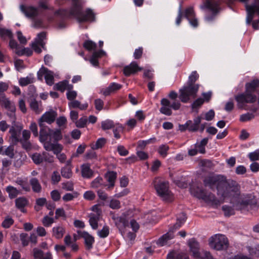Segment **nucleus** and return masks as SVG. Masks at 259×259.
Wrapping results in <instances>:
<instances>
[{"instance_id":"20","label":"nucleus","mask_w":259,"mask_h":259,"mask_svg":"<svg viewBox=\"0 0 259 259\" xmlns=\"http://www.w3.org/2000/svg\"><path fill=\"white\" fill-rule=\"evenodd\" d=\"M40 127L39 132V141L40 142H45L48 140V137H50L51 130L50 128L45 126L44 123L38 122Z\"/></svg>"},{"instance_id":"56","label":"nucleus","mask_w":259,"mask_h":259,"mask_svg":"<svg viewBox=\"0 0 259 259\" xmlns=\"http://www.w3.org/2000/svg\"><path fill=\"white\" fill-rule=\"evenodd\" d=\"M0 36L2 37L8 36L10 38L13 37V34L11 30L4 28H0Z\"/></svg>"},{"instance_id":"63","label":"nucleus","mask_w":259,"mask_h":259,"mask_svg":"<svg viewBox=\"0 0 259 259\" xmlns=\"http://www.w3.org/2000/svg\"><path fill=\"white\" fill-rule=\"evenodd\" d=\"M51 179L54 184L58 183L61 180V177L59 172L57 171H54Z\"/></svg>"},{"instance_id":"28","label":"nucleus","mask_w":259,"mask_h":259,"mask_svg":"<svg viewBox=\"0 0 259 259\" xmlns=\"http://www.w3.org/2000/svg\"><path fill=\"white\" fill-rule=\"evenodd\" d=\"M121 87L122 85L120 84L113 82L103 91V94L105 96H108L111 92L119 90Z\"/></svg>"},{"instance_id":"15","label":"nucleus","mask_w":259,"mask_h":259,"mask_svg":"<svg viewBox=\"0 0 259 259\" xmlns=\"http://www.w3.org/2000/svg\"><path fill=\"white\" fill-rule=\"evenodd\" d=\"M142 70V68L139 67L135 61H133L130 65L125 66L123 68V71L125 76H129Z\"/></svg>"},{"instance_id":"9","label":"nucleus","mask_w":259,"mask_h":259,"mask_svg":"<svg viewBox=\"0 0 259 259\" xmlns=\"http://www.w3.org/2000/svg\"><path fill=\"white\" fill-rule=\"evenodd\" d=\"M239 1L245 3V7L247 13L246 23L248 24H250L253 18L254 14L256 13L259 15V0H254L253 3L251 5L247 4L248 0Z\"/></svg>"},{"instance_id":"47","label":"nucleus","mask_w":259,"mask_h":259,"mask_svg":"<svg viewBox=\"0 0 259 259\" xmlns=\"http://www.w3.org/2000/svg\"><path fill=\"white\" fill-rule=\"evenodd\" d=\"M83 47L89 51L95 50L96 49L97 45L92 40H86L83 44Z\"/></svg>"},{"instance_id":"14","label":"nucleus","mask_w":259,"mask_h":259,"mask_svg":"<svg viewBox=\"0 0 259 259\" xmlns=\"http://www.w3.org/2000/svg\"><path fill=\"white\" fill-rule=\"evenodd\" d=\"M57 116L56 111L51 109L49 111L45 112L39 119L38 122L44 123L46 122L51 124L54 122Z\"/></svg>"},{"instance_id":"52","label":"nucleus","mask_w":259,"mask_h":259,"mask_svg":"<svg viewBox=\"0 0 259 259\" xmlns=\"http://www.w3.org/2000/svg\"><path fill=\"white\" fill-rule=\"evenodd\" d=\"M254 115L253 113H247L240 115V121L242 122H245L251 120L254 118Z\"/></svg>"},{"instance_id":"19","label":"nucleus","mask_w":259,"mask_h":259,"mask_svg":"<svg viewBox=\"0 0 259 259\" xmlns=\"http://www.w3.org/2000/svg\"><path fill=\"white\" fill-rule=\"evenodd\" d=\"M78 234L84 239V243L86 245L87 249L90 250L93 247V244L95 240L94 238L89 234L88 232L83 231H77Z\"/></svg>"},{"instance_id":"1","label":"nucleus","mask_w":259,"mask_h":259,"mask_svg":"<svg viewBox=\"0 0 259 259\" xmlns=\"http://www.w3.org/2000/svg\"><path fill=\"white\" fill-rule=\"evenodd\" d=\"M203 185L212 191H217L218 195L224 199L226 198H238L240 195V186L236 181L228 179L222 175H213L205 177Z\"/></svg>"},{"instance_id":"50","label":"nucleus","mask_w":259,"mask_h":259,"mask_svg":"<svg viewBox=\"0 0 259 259\" xmlns=\"http://www.w3.org/2000/svg\"><path fill=\"white\" fill-rule=\"evenodd\" d=\"M88 122V119L86 116L80 118L79 120L76 121L75 124L77 127L83 128L85 126Z\"/></svg>"},{"instance_id":"18","label":"nucleus","mask_w":259,"mask_h":259,"mask_svg":"<svg viewBox=\"0 0 259 259\" xmlns=\"http://www.w3.org/2000/svg\"><path fill=\"white\" fill-rule=\"evenodd\" d=\"M161 107L160 108V112L163 114L170 116L172 114V111L170 107V101L166 99L163 98L161 100Z\"/></svg>"},{"instance_id":"12","label":"nucleus","mask_w":259,"mask_h":259,"mask_svg":"<svg viewBox=\"0 0 259 259\" xmlns=\"http://www.w3.org/2000/svg\"><path fill=\"white\" fill-rule=\"evenodd\" d=\"M42 143L44 148L46 151H53L56 155L60 153L63 149L62 146L58 143H52L51 141H47V140Z\"/></svg>"},{"instance_id":"31","label":"nucleus","mask_w":259,"mask_h":259,"mask_svg":"<svg viewBox=\"0 0 259 259\" xmlns=\"http://www.w3.org/2000/svg\"><path fill=\"white\" fill-rule=\"evenodd\" d=\"M6 190L9 194V198L11 199L16 198L20 193L18 190L12 186L7 187Z\"/></svg>"},{"instance_id":"13","label":"nucleus","mask_w":259,"mask_h":259,"mask_svg":"<svg viewBox=\"0 0 259 259\" xmlns=\"http://www.w3.org/2000/svg\"><path fill=\"white\" fill-rule=\"evenodd\" d=\"M22 129L21 126H16L15 124H13L9 130V133L11 134L10 139L11 142L14 145H16L21 139L20 137V132Z\"/></svg>"},{"instance_id":"48","label":"nucleus","mask_w":259,"mask_h":259,"mask_svg":"<svg viewBox=\"0 0 259 259\" xmlns=\"http://www.w3.org/2000/svg\"><path fill=\"white\" fill-rule=\"evenodd\" d=\"M67 85H68V81L64 80L56 83L55 87L57 90L63 92L66 89Z\"/></svg>"},{"instance_id":"22","label":"nucleus","mask_w":259,"mask_h":259,"mask_svg":"<svg viewBox=\"0 0 259 259\" xmlns=\"http://www.w3.org/2000/svg\"><path fill=\"white\" fill-rule=\"evenodd\" d=\"M252 201L250 199H245L239 201L233 204V207L237 210H243L248 208L249 206H251Z\"/></svg>"},{"instance_id":"51","label":"nucleus","mask_w":259,"mask_h":259,"mask_svg":"<svg viewBox=\"0 0 259 259\" xmlns=\"http://www.w3.org/2000/svg\"><path fill=\"white\" fill-rule=\"evenodd\" d=\"M14 149L13 146L8 147L3 153V155H7L10 158H13L14 156Z\"/></svg>"},{"instance_id":"39","label":"nucleus","mask_w":259,"mask_h":259,"mask_svg":"<svg viewBox=\"0 0 259 259\" xmlns=\"http://www.w3.org/2000/svg\"><path fill=\"white\" fill-rule=\"evenodd\" d=\"M50 137L54 140V142H57L61 140L62 139L61 130L59 129L51 130Z\"/></svg>"},{"instance_id":"26","label":"nucleus","mask_w":259,"mask_h":259,"mask_svg":"<svg viewBox=\"0 0 259 259\" xmlns=\"http://www.w3.org/2000/svg\"><path fill=\"white\" fill-rule=\"evenodd\" d=\"M2 99L3 106L9 112H15L16 108L13 102L10 101L8 99L6 98L5 96L2 97Z\"/></svg>"},{"instance_id":"29","label":"nucleus","mask_w":259,"mask_h":259,"mask_svg":"<svg viewBox=\"0 0 259 259\" xmlns=\"http://www.w3.org/2000/svg\"><path fill=\"white\" fill-rule=\"evenodd\" d=\"M201 117L197 116L192 121V123L189 125V131L190 132H196L199 130V125L201 123Z\"/></svg>"},{"instance_id":"57","label":"nucleus","mask_w":259,"mask_h":259,"mask_svg":"<svg viewBox=\"0 0 259 259\" xmlns=\"http://www.w3.org/2000/svg\"><path fill=\"white\" fill-rule=\"evenodd\" d=\"M109 228L107 226H104L103 229L98 232L99 236L101 238L106 237L109 235Z\"/></svg>"},{"instance_id":"38","label":"nucleus","mask_w":259,"mask_h":259,"mask_svg":"<svg viewBox=\"0 0 259 259\" xmlns=\"http://www.w3.org/2000/svg\"><path fill=\"white\" fill-rule=\"evenodd\" d=\"M205 7L210 9L214 13H217L218 12V4L214 1L206 0Z\"/></svg>"},{"instance_id":"25","label":"nucleus","mask_w":259,"mask_h":259,"mask_svg":"<svg viewBox=\"0 0 259 259\" xmlns=\"http://www.w3.org/2000/svg\"><path fill=\"white\" fill-rule=\"evenodd\" d=\"M81 175L84 178L90 179L93 176V171L90 168L88 164H84L81 166Z\"/></svg>"},{"instance_id":"2","label":"nucleus","mask_w":259,"mask_h":259,"mask_svg":"<svg viewBox=\"0 0 259 259\" xmlns=\"http://www.w3.org/2000/svg\"><path fill=\"white\" fill-rule=\"evenodd\" d=\"M72 6L70 9V14L75 16L79 22H93L95 21V14L91 9H87L84 12L82 11L80 0H72Z\"/></svg>"},{"instance_id":"41","label":"nucleus","mask_w":259,"mask_h":259,"mask_svg":"<svg viewBox=\"0 0 259 259\" xmlns=\"http://www.w3.org/2000/svg\"><path fill=\"white\" fill-rule=\"evenodd\" d=\"M34 78L31 76H27L26 77H21L19 80V84L22 86H26L28 84L33 82Z\"/></svg>"},{"instance_id":"30","label":"nucleus","mask_w":259,"mask_h":259,"mask_svg":"<svg viewBox=\"0 0 259 259\" xmlns=\"http://www.w3.org/2000/svg\"><path fill=\"white\" fill-rule=\"evenodd\" d=\"M29 182L33 192L35 193L40 192L41 190V186L38 180L36 178H32L30 180Z\"/></svg>"},{"instance_id":"37","label":"nucleus","mask_w":259,"mask_h":259,"mask_svg":"<svg viewBox=\"0 0 259 259\" xmlns=\"http://www.w3.org/2000/svg\"><path fill=\"white\" fill-rule=\"evenodd\" d=\"M106 139L104 138H101L98 139L95 144L92 145L93 150H96L102 148L106 143Z\"/></svg>"},{"instance_id":"58","label":"nucleus","mask_w":259,"mask_h":259,"mask_svg":"<svg viewBox=\"0 0 259 259\" xmlns=\"http://www.w3.org/2000/svg\"><path fill=\"white\" fill-rule=\"evenodd\" d=\"M16 53L19 56L26 55L27 56H30L32 54V51L30 49L26 48L21 50L17 51Z\"/></svg>"},{"instance_id":"61","label":"nucleus","mask_w":259,"mask_h":259,"mask_svg":"<svg viewBox=\"0 0 259 259\" xmlns=\"http://www.w3.org/2000/svg\"><path fill=\"white\" fill-rule=\"evenodd\" d=\"M43 225L45 227H49L54 222L53 218H50L48 216H45L42 221Z\"/></svg>"},{"instance_id":"7","label":"nucleus","mask_w":259,"mask_h":259,"mask_svg":"<svg viewBox=\"0 0 259 259\" xmlns=\"http://www.w3.org/2000/svg\"><path fill=\"white\" fill-rule=\"evenodd\" d=\"M209 245L217 250L226 249L229 245L228 240L225 235L216 234L209 239Z\"/></svg>"},{"instance_id":"54","label":"nucleus","mask_w":259,"mask_h":259,"mask_svg":"<svg viewBox=\"0 0 259 259\" xmlns=\"http://www.w3.org/2000/svg\"><path fill=\"white\" fill-rule=\"evenodd\" d=\"M222 209L224 211L226 216L229 217L234 214V210L231 206L224 205L222 207Z\"/></svg>"},{"instance_id":"62","label":"nucleus","mask_w":259,"mask_h":259,"mask_svg":"<svg viewBox=\"0 0 259 259\" xmlns=\"http://www.w3.org/2000/svg\"><path fill=\"white\" fill-rule=\"evenodd\" d=\"M103 179L101 177H98L95 179L91 183L93 188H98L102 185Z\"/></svg>"},{"instance_id":"17","label":"nucleus","mask_w":259,"mask_h":259,"mask_svg":"<svg viewBox=\"0 0 259 259\" xmlns=\"http://www.w3.org/2000/svg\"><path fill=\"white\" fill-rule=\"evenodd\" d=\"M21 11L28 18H34L38 15V9L32 6H20Z\"/></svg>"},{"instance_id":"10","label":"nucleus","mask_w":259,"mask_h":259,"mask_svg":"<svg viewBox=\"0 0 259 259\" xmlns=\"http://www.w3.org/2000/svg\"><path fill=\"white\" fill-rule=\"evenodd\" d=\"M31 158L35 164H40L43 162L48 163H53L54 157L47 152H42V153H35L31 155Z\"/></svg>"},{"instance_id":"8","label":"nucleus","mask_w":259,"mask_h":259,"mask_svg":"<svg viewBox=\"0 0 259 259\" xmlns=\"http://www.w3.org/2000/svg\"><path fill=\"white\" fill-rule=\"evenodd\" d=\"M199 88L198 84H188L186 87H184L180 90V99L183 103L187 102L190 96L195 97L198 91Z\"/></svg>"},{"instance_id":"59","label":"nucleus","mask_w":259,"mask_h":259,"mask_svg":"<svg viewBox=\"0 0 259 259\" xmlns=\"http://www.w3.org/2000/svg\"><path fill=\"white\" fill-rule=\"evenodd\" d=\"M123 131V127L121 125L118 124L117 126L113 130L114 137L116 139H119L120 137L119 133Z\"/></svg>"},{"instance_id":"27","label":"nucleus","mask_w":259,"mask_h":259,"mask_svg":"<svg viewBox=\"0 0 259 259\" xmlns=\"http://www.w3.org/2000/svg\"><path fill=\"white\" fill-rule=\"evenodd\" d=\"M30 108L36 113H39L41 110V102L38 103L34 98L29 101Z\"/></svg>"},{"instance_id":"3","label":"nucleus","mask_w":259,"mask_h":259,"mask_svg":"<svg viewBox=\"0 0 259 259\" xmlns=\"http://www.w3.org/2000/svg\"><path fill=\"white\" fill-rule=\"evenodd\" d=\"M259 86V80L257 79H253L250 82L246 83V91L244 93L238 95L235 97V99L238 103L240 108H242L241 105L244 103H254L256 99L255 95L252 93L254 92L256 89Z\"/></svg>"},{"instance_id":"21","label":"nucleus","mask_w":259,"mask_h":259,"mask_svg":"<svg viewBox=\"0 0 259 259\" xmlns=\"http://www.w3.org/2000/svg\"><path fill=\"white\" fill-rule=\"evenodd\" d=\"M28 204V200L24 197H20L15 200L16 207L22 212H26L24 207Z\"/></svg>"},{"instance_id":"32","label":"nucleus","mask_w":259,"mask_h":259,"mask_svg":"<svg viewBox=\"0 0 259 259\" xmlns=\"http://www.w3.org/2000/svg\"><path fill=\"white\" fill-rule=\"evenodd\" d=\"M46 33L45 32H41L38 33L37 35V37L35 39V41L41 47V48L44 50H46V48L45 47V42L44 41V40L46 39Z\"/></svg>"},{"instance_id":"4","label":"nucleus","mask_w":259,"mask_h":259,"mask_svg":"<svg viewBox=\"0 0 259 259\" xmlns=\"http://www.w3.org/2000/svg\"><path fill=\"white\" fill-rule=\"evenodd\" d=\"M190 191L192 195L199 199L203 200L206 202L210 203L212 205H218L220 204V201L211 192H207L202 187L193 184L190 186Z\"/></svg>"},{"instance_id":"16","label":"nucleus","mask_w":259,"mask_h":259,"mask_svg":"<svg viewBox=\"0 0 259 259\" xmlns=\"http://www.w3.org/2000/svg\"><path fill=\"white\" fill-rule=\"evenodd\" d=\"M188 244L193 257L195 258L196 257H198L200 254L199 251L200 245L199 242L196 240V239L193 238L188 240Z\"/></svg>"},{"instance_id":"6","label":"nucleus","mask_w":259,"mask_h":259,"mask_svg":"<svg viewBox=\"0 0 259 259\" xmlns=\"http://www.w3.org/2000/svg\"><path fill=\"white\" fill-rule=\"evenodd\" d=\"M157 195L164 200H167L170 196L169 190V183L160 178H155L152 182Z\"/></svg>"},{"instance_id":"64","label":"nucleus","mask_w":259,"mask_h":259,"mask_svg":"<svg viewBox=\"0 0 259 259\" xmlns=\"http://www.w3.org/2000/svg\"><path fill=\"white\" fill-rule=\"evenodd\" d=\"M248 157L251 161L259 160V150L250 153Z\"/></svg>"},{"instance_id":"42","label":"nucleus","mask_w":259,"mask_h":259,"mask_svg":"<svg viewBox=\"0 0 259 259\" xmlns=\"http://www.w3.org/2000/svg\"><path fill=\"white\" fill-rule=\"evenodd\" d=\"M14 223V220L10 216L5 217L2 223V226L5 229L9 228Z\"/></svg>"},{"instance_id":"44","label":"nucleus","mask_w":259,"mask_h":259,"mask_svg":"<svg viewBox=\"0 0 259 259\" xmlns=\"http://www.w3.org/2000/svg\"><path fill=\"white\" fill-rule=\"evenodd\" d=\"M184 17L187 19L193 18L195 16V12L192 7L187 8L184 11Z\"/></svg>"},{"instance_id":"45","label":"nucleus","mask_w":259,"mask_h":259,"mask_svg":"<svg viewBox=\"0 0 259 259\" xmlns=\"http://www.w3.org/2000/svg\"><path fill=\"white\" fill-rule=\"evenodd\" d=\"M156 141L155 138H151L147 140L139 141L138 142V148L141 149H143L146 146L151 143H154Z\"/></svg>"},{"instance_id":"49","label":"nucleus","mask_w":259,"mask_h":259,"mask_svg":"<svg viewBox=\"0 0 259 259\" xmlns=\"http://www.w3.org/2000/svg\"><path fill=\"white\" fill-rule=\"evenodd\" d=\"M32 254L34 258L41 259L45 254L44 251L38 248H34L32 250Z\"/></svg>"},{"instance_id":"53","label":"nucleus","mask_w":259,"mask_h":259,"mask_svg":"<svg viewBox=\"0 0 259 259\" xmlns=\"http://www.w3.org/2000/svg\"><path fill=\"white\" fill-rule=\"evenodd\" d=\"M23 149L27 151H29L32 148V145L29 140H20L19 142Z\"/></svg>"},{"instance_id":"23","label":"nucleus","mask_w":259,"mask_h":259,"mask_svg":"<svg viewBox=\"0 0 259 259\" xmlns=\"http://www.w3.org/2000/svg\"><path fill=\"white\" fill-rule=\"evenodd\" d=\"M100 217L99 214H94L91 213L89 215V223L93 229L96 230L98 227V223L100 220Z\"/></svg>"},{"instance_id":"24","label":"nucleus","mask_w":259,"mask_h":259,"mask_svg":"<svg viewBox=\"0 0 259 259\" xmlns=\"http://www.w3.org/2000/svg\"><path fill=\"white\" fill-rule=\"evenodd\" d=\"M117 177V173L113 171L107 172L105 175V178L106 180L110 183L108 187L109 188H113L114 186L115 180Z\"/></svg>"},{"instance_id":"35","label":"nucleus","mask_w":259,"mask_h":259,"mask_svg":"<svg viewBox=\"0 0 259 259\" xmlns=\"http://www.w3.org/2000/svg\"><path fill=\"white\" fill-rule=\"evenodd\" d=\"M61 174L62 176L65 178H70L72 175L71 167L69 166H65L62 167L61 169Z\"/></svg>"},{"instance_id":"55","label":"nucleus","mask_w":259,"mask_h":259,"mask_svg":"<svg viewBox=\"0 0 259 259\" xmlns=\"http://www.w3.org/2000/svg\"><path fill=\"white\" fill-rule=\"evenodd\" d=\"M169 149V147L165 145H161L158 149V152L161 156L163 157H166L167 154V151Z\"/></svg>"},{"instance_id":"11","label":"nucleus","mask_w":259,"mask_h":259,"mask_svg":"<svg viewBox=\"0 0 259 259\" xmlns=\"http://www.w3.org/2000/svg\"><path fill=\"white\" fill-rule=\"evenodd\" d=\"M44 75L46 83L52 85L54 83V73L52 71L49 70L48 68L42 66L37 72V77L38 79L41 80Z\"/></svg>"},{"instance_id":"33","label":"nucleus","mask_w":259,"mask_h":259,"mask_svg":"<svg viewBox=\"0 0 259 259\" xmlns=\"http://www.w3.org/2000/svg\"><path fill=\"white\" fill-rule=\"evenodd\" d=\"M53 233L56 238L60 239L65 233V229L62 226L55 227L53 228Z\"/></svg>"},{"instance_id":"43","label":"nucleus","mask_w":259,"mask_h":259,"mask_svg":"<svg viewBox=\"0 0 259 259\" xmlns=\"http://www.w3.org/2000/svg\"><path fill=\"white\" fill-rule=\"evenodd\" d=\"M114 127V122L111 120L107 119L101 122V127L104 131L112 128Z\"/></svg>"},{"instance_id":"34","label":"nucleus","mask_w":259,"mask_h":259,"mask_svg":"<svg viewBox=\"0 0 259 259\" xmlns=\"http://www.w3.org/2000/svg\"><path fill=\"white\" fill-rule=\"evenodd\" d=\"M166 259H188V257L183 253L171 252L168 254Z\"/></svg>"},{"instance_id":"40","label":"nucleus","mask_w":259,"mask_h":259,"mask_svg":"<svg viewBox=\"0 0 259 259\" xmlns=\"http://www.w3.org/2000/svg\"><path fill=\"white\" fill-rule=\"evenodd\" d=\"M47 199L45 198H39L36 200V204L34 206V209L36 211H39L41 209V207L46 205Z\"/></svg>"},{"instance_id":"46","label":"nucleus","mask_w":259,"mask_h":259,"mask_svg":"<svg viewBox=\"0 0 259 259\" xmlns=\"http://www.w3.org/2000/svg\"><path fill=\"white\" fill-rule=\"evenodd\" d=\"M201 166L203 167L202 170L203 171H206L207 169H211L213 164L212 162L209 160H202L200 162Z\"/></svg>"},{"instance_id":"5","label":"nucleus","mask_w":259,"mask_h":259,"mask_svg":"<svg viewBox=\"0 0 259 259\" xmlns=\"http://www.w3.org/2000/svg\"><path fill=\"white\" fill-rule=\"evenodd\" d=\"M186 219L187 217L185 213L182 212L179 214L177 217L176 223L169 229V231L166 234L163 235L158 239L157 244L163 246L167 240L172 239L174 237V231L179 229L186 222Z\"/></svg>"},{"instance_id":"36","label":"nucleus","mask_w":259,"mask_h":259,"mask_svg":"<svg viewBox=\"0 0 259 259\" xmlns=\"http://www.w3.org/2000/svg\"><path fill=\"white\" fill-rule=\"evenodd\" d=\"M116 225L120 230V228L123 227L124 228L128 226V221L126 220L125 217H120L117 218V221L115 223Z\"/></svg>"},{"instance_id":"60","label":"nucleus","mask_w":259,"mask_h":259,"mask_svg":"<svg viewBox=\"0 0 259 259\" xmlns=\"http://www.w3.org/2000/svg\"><path fill=\"white\" fill-rule=\"evenodd\" d=\"M198 78V75L196 71H193L189 77L188 84H194V83Z\"/></svg>"}]
</instances>
